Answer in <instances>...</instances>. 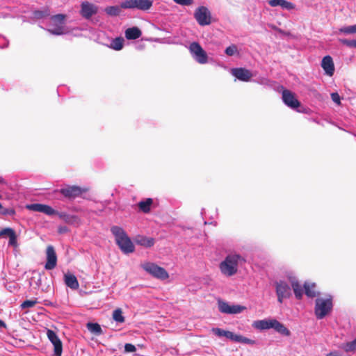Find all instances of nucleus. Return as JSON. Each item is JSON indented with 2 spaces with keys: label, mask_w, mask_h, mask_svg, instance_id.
Listing matches in <instances>:
<instances>
[{
  "label": "nucleus",
  "mask_w": 356,
  "mask_h": 356,
  "mask_svg": "<svg viewBox=\"0 0 356 356\" xmlns=\"http://www.w3.org/2000/svg\"><path fill=\"white\" fill-rule=\"evenodd\" d=\"M55 215H57L60 219L63 220L66 223L74 224L79 220L76 216L70 215L65 212H58L56 211Z\"/></svg>",
  "instance_id": "b1692460"
},
{
  "label": "nucleus",
  "mask_w": 356,
  "mask_h": 356,
  "mask_svg": "<svg viewBox=\"0 0 356 356\" xmlns=\"http://www.w3.org/2000/svg\"><path fill=\"white\" fill-rule=\"evenodd\" d=\"M204 209H202V212H201V214H202V215L204 213Z\"/></svg>",
  "instance_id": "13d9d810"
},
{
  "label": "nucleus",
  "mask_w": 356,
  "mask_h": 356,
  "mask_svg": "<svg viewBox=\"0 0 356 356\" xmlns=\"http://www.w3.org/2000/svg\"><path fill=\"white\" fill-rule=\"evenodd\" d=\"M269 5L272 7L280 6L287 10H293L296 7L293 3L286 0H270L269 1Z\"/></svg>",
  "instance_id": "a211bd4d"
},
{
  "label": "nucleus",
  "mask_w": 356,
  "mask_h": 356,
  "mask_svg": "<svg viewBox=\"0 0 356 356\" xmlns=\"http://www.w3.org/2000/svg\"><path fill=\"white\" fill-rule=\"evenodd\" d=\"M339 41L348 47L356 48V40L340 39Z\"/></svg>",
  "instance_id": "ea45409f"
},
{
  "label": "nucleus",
  "mask_w": 356,
  "mask_h": 356,
  "mask_svg": "<svg viewBox=\"0 0 356 356\" xmlns=\"http://www.w3.org/2000/svg\"><path fill=\"white\" fill-rule=\"evenodd\" d=\"M291 288L293 290L295 297L297 300H300L303 296V289L299 282L294 279L291 280Z\"/></svg>",
  "instance_id": "5701e85b"
},
{
  "label": "nucleus",
  "mask_w": 356,
  "mask_h": 356,
  "mask_svg": "<svg viewBox=\"0 0 356 356\" xmlns=\"http://www.w3.org/2000/svg\"><path fill=\"white\" fill-rule=\"evenodd\" d=\"M64 230H66V228H64V229H60V232H63V231H64Z\"/></svg>",
  "instance_id": "5fc2aeb1"
},
{
  "label": "nucleus",
  "mask_w": 356,
  "mask_h": 356,
  "mask_svg": "<svg viewBox=\"0 0 356 356\" xmlns=\"http://www.w3.org/2000/svg\"><path fill=\"white\" fill-rule=\"evenodd\" d=\"M331 98L332 100L337 105H339L341 104V97L337 92L331 93Z\"/></svg>",
  "instance_id": "49530a36"
},
{
  "label": "nucleus",
  "mask_w": 356,
  "mask_h": 356,
  "mask_svg": "<svg viewBox=\"0 0 356 356\" xmlns=\"http://www.w3.org/2000/svg\"><path fill=\"white\" fill-rule=\"evenodd\" d=\"M213 334L218 337H225L227 339L233 341L234 333L230 331L224 330L218 327H213L211 330Z\"/></svg>",
  "instance_id": "393cba45"
},
{
  "label": "nucleus",
  "mask_w": 356,
  "mask_h": 356,
  "mask_svg": "<svg viewBox=\"0 0 356 356\" xmlns=\"http://www.w3.org/2000/svg\"><path fill=\"white\" fill-rule=\"evenodd\" d=\"M136 350V348L134 345L131 343H126L124 345V351L127 353H133Z\"/></svg>",
  "instance_id": "09e8293b"
},
{
  "label": "nucleus",
  "mask_w": 356,
  "mask_h": 356,
  "mask_svg": "<svg viewBox=\"0 0 356 356\" xmlns=\"http://www.w3.org/2000/svg\"><path fill=\"white\" fill-rule=\"evenodd\" d=\"M321 67L325 71V73L331 76L334 72V65L332 58L327 55L323 58L321 61Z\"/></svg>",
  "instance_id": "dca6fc26"
},
{
  "label": "nucleus",
  "mask_w": 356,
  "mask_h": 356,
  "mask_svg": "<svg viewBox=\"0 0 356 356\" xmlns=\"http://www.w3.org/2000/svg\"><path fill=\"white\" fill-rule=\"evenodd\" d=\"M189 51L193 58L200 64H206L208 63V56L201 45L197 42H193L188 47Z\"/></svg>",
  "instance_id": "6e6552de"
},
{
  "label": "nucleus",
  "mask_w": 356,
  "mask_h": 356,
  "mask_svg": "<svg viewBox=\"0 0 356 356\" xmlns=\"http://www.w3.org/2000/svg\"><path fill=\"white\" fill-rule=\"evenodd\" d=\"M113 318L117 323H122L124 322L125 318L122 314V311L121 309L118 308L113 311Z\"/></svg>",
  "instance_id": "72a5a7b5"
},
{
  "label": "nucleus",
  "mask_w": 356,
  "mask_h": 356,
  "mask_svg": "<svg viewBox=\"0 0 356 356\" xmlns=\"http://www.w3.org/2000/svg\"><path fill=\"white\" fill-rule=\"evenodd\" d=\"M333 303L331 296L327 298H318L315 300L314 313L317 319H323L332 309Z\"/></svg>",
  "instance_id": "7ed1b4c3"
},
{
  "label": "nucleus",
  "mask_w": 356,
  "mask_h": 356,
  "mask_svg": "<svg viewBox=\"0 0 356 356\" xmlns=\"http://www.w3.org/2000/svg\"><path fill=\"white\" fill-rule=\"evenodd\" d=\"M47 335L49 340L54 345V356H61L63 351V345L60 339L58 338L56 333L48 329L47 331Z\"/></svg>",
  "instance_id": "9d476101"
},
{
  "label": "nucleus",
  "mask_w": 356,
  "mask_h": 356,
  "mask_svg": "<svg viewBox=\"0 0 356 356\" xmlns=\"http://www.w3.org/2000/svg\"><path fill=\"white\" fill-rule=\"evenodd\" d=\"M230 307H231V305H229L228 302L222 301V300L218 301V309L221 313L229 314V311H230L229 310Z\"/></svg>",
  "instance_id": "4c0bfd02"
},
{
  "label": "nucleus",
  "mask_w": 356,
  "mask_h": 356,
  "mask_svg": "<svg viewBox=\"0 0 356 356\" xmlns=\"http://www.w3.org/2000/svg\"><path fill=\"white\" fill-rule=\"evenodd\" d=\"M64 230H66V228H64V229H60V232H63V231H64Z\"/></svg>",
  "instance_id": "864d4df0"
},
{
  "label": "nucleus",
  "mask_w": 356,
  "mask_h": 356,
  "mask_svg": "<svg viewBox=\"0 0 356 356\" xmlns=\"http://www.w3.org/2000/svg\"><path fill=\"white\" fill-rule=\"evenodd\" d=\"M111 232L115 237L116 244L123 253L129 254L134 252V245L122 227L113 225L111 227Z\"/></svg>",
  "instance_id": "f257e3e1"
},
{
  "label": "nucleus",
  "mask_w": 356,
  "mask_h": 356,
  "mask_svg": "<svg viewBox=\"0 0 356 356\" xmlns=\"http://www.w3.org/2000/svg\"><path fill=\"white\" fill-rule=\"evenodd\" d=\"M326 356H342V355L337 351H333L327 354Z\"/></svg>",
  "instance_id": "3c124183"
},
{
  "label": "nucleus",
  "mask_w": 356,
  "mask_h": 356,
  "mask_svg": "<svg viewBox=\"0 0 356 356\" xmlns=\"http://www.w3.org/2000/svg\"><path fill=\"white\" fill-rule=\"evenodd\" d=\"M64 281L67 286L71 289L76 290L79 288V284L75 275L66 273L64 275Z\"/></svg>",
  "instance_id": "6ab92c4d"
},
{
  "label": "nucleus",
  "mask_w": 356,
  "mask_h": 356,
  "mask_svg": "<svg viewBox=\"0 0 356 356\" xmlns=\"http://www.w3.org/2000/svg\"><path fill=\"white\" fill-rule=\"evenodd\" d=\"M98 12V7L88 1H83L81 4V15L86 19H90L92 15Z\"/></svg>",
  "instance_id": "9b49d317"
},
{
  "label": "nucleus",
  "mask_w": 356,
  "mask_h": 356,
  "mask_svg": "<svg viewBox=\"0 0 356 356\" xmlns=\"http://www.w3.org/2000/svg\"><path fill=\"white\" fill-rule=\"evenodd\" d=\"M275 319H264L256 321L253 323V326L259 330H268L273 328Z\"/></svg>",
  "instance_id": "aec40b11"
},
{
  "label": "nucleus",
  "mask_w": 356,
  "mask_h": 356,
  "mask_svg": "<svg viewBox=\"0 0 356 356\" xmlns=\"http://www.w3.org/2000/svg\"><path fill=\"white\" fill-rule=\"evenodd\" d=\"M339 33L345 35L356 33V24L351 26H343L339 29Z\"/></svg>",
  "instance_id": "f704fd0d"
},
{
  "label": "nucleus",
  "mask_w": 356,
  "mask_h": 356,
  "mask_svg": "<svg viewBox=\"0 0 356 356\" xmlns=\"http://www.w3.org/2000/svg\"><path fill=\"white\" fill-rule=\"evenodd\" d=\"M153 203L152 198H147L144 201H140L138 203V207L143 213H147L150 211L151 205Z\"/></svg>",
  "instance_id": "cd10ccee"
},
{
  "label": "nucleus",
  "mask_w": 356,
  "mask_h": 356,
  "mask_svg": "<svg viewBox=\"0 0 356 356\" xmlns=\"http://www.w3.org/2000/svg\"><path fill=\"white\" fill-rule=\"evenodd\" d=\"M124 40L122 38H116L113 39L111 43V47L112 49L119 51L121 50L123 47Z\"/></svg>",
  "instance_id": "c9c22d12"
},
{
  "label": "nucleus",
  "mask_w": 356,
  "mask_h": 356,
  "mask_svg": "<svg viewBox=\"0 0 356 356\" xmlns=\"http://www.w3.org/2000/svg\"><path fill=\"white\" fill-rule=\"evenodd\" d=\"M60 193L66 197L74 198L82 193V190L79 186H67L60 189Z\"/></svg>",
  "instance_id": "f3484780"
},
{
  "label": "nucleus",
  "mask_w": 356,
  "mask_h": 356,
  "mask_svg": "<svg viewBox=\"0 0 356 356\" xmlns=\"http://www.w3.org/2000/svg\"><path fill=\"white\" fill-rule=\"evenodd\" d=\"M316 287V284L314 283L312 284H309L307 283H305L304 284V289H305V293L306 296L309 298H314L317 295L319 294V293L316 292L314 289Z\"/></svg>",
  "instance_id": "c85d7f7f"
},
{
  "label": "nucleus",
  "mask_w": 356,
  "mask_h": 356,
  "mask_svg": "<svg viewBox=\"0 0 356 356\" xmlns=\"http://www.w3.org/2000/svg\"><path fill=\"white\" fill-rule=\"evenodd\" d=\"M50 10L48 8L42 10H35L33 12V17L35 19H45L50 16Z\"/></svg>",
  "instance_id": "bb28decb"
},
{
  "label": "nucleus",
  "mask_w": 356,
  "mask_h": 356,
  "mask_svg": "<svg viewBox=\"0 0 356 356\" xmlns=\"http://www.w3.org/2000/svg\"><path fill=\"white\" fill-rule=\"evenodd\" d=\"M0 213L4 216H13L15 213V211L11 208H3L2 204L0 203Z\"/></svg>",
  "instance_id": "a19ab883"
},
{
  "label": "nucleus",
  "mask_w": 356,
  "mask_h": 356,
  "mask_svg": "<svg viewBox=\"0 0 356 356\" xmlns=\"http://www.w3.org/2000/svg\"><path fill=\"white\" fill-rule=\"evenodd\" d=\"M194 17L200 26H207L211 23V13L207 7L203 6L196 8Z\"/></svg>",
  "instance_id": "1a4fd4ad"
},
{
  "label": "nucleus",
  "mask_w": 356,
  "mask_h": 356,
  "mask_svg": "<svg viewBox=\"0 0 356 356\" xmlns=\"http://www.w3.org/2000/svg\"><path fill=\"white\" fill-rule=\"evenodd\" d=\"M6 327V325L5 323V322L3 321H2L1 319H0V328H5Z\"/></svg>",
  "instance_id": "603ef678"
},
{
  "label": "nucleus",
  "mask_w": 356,
  "mask_h": 356,
  "mask_svg": "<svg viewBox=\"0 0 356 356\" xmlns=\"http://www.w3.org/2000/svg\"><path fill=\"white\" fill-rule=\"evenodd\" d=\"M66 15L63 14H57L50 17L52 26L47 29L50 33L56 35L67 34L69 31L65 26V20Z\"/></svg>",
  "instance_id": "20e7f679"
},
{
  "label": "nucleus",
  "mask_w": 356,
  "mask_h": 356,
  "mask_svg": "<svg viewBox=\"0 0 356 356\" xmlns=\"http://www.w3.org/2000/svg\"><path fill=\"white\" fill-rule=\"evenodd\" d=\"M136 243L138 245L150 248L154 244V239L153 238H149L146 236H139L136 239Z\"/></svg>",
  "instance_id": "a878e982"
},
{
  "label": "nucleus",
  "mask_w": 356,
  "mask_h": 356,
  "mask_svg": "<svg viewBox=\"0 0 356 356\" xmlns=\"http://www.w3.org/2000/svg\"><path fill=\"white\" fill-rule=\"evenodd\" d=\"M64 230H66V228H64V229H60V232H63V231H64Z\"/></svg>",
  "instance_id": "6e6d98bb"
},
{
  "label": "nucleus",
  "mask_w": 356,
  "mask_h": 356,
  "mask_svg": "<svg viewBox=\"0 0 356 356\" xmlns=\"http://www.w3.org/2000/svg\"><path fill=\"white\" fill-rule=\"evenodd\" d=\"M15 231L12 228L6 227L0 231V237L7 235L8 237L11 236V234L13 233Z\"/></svg>",
  "instance_id": "a18cd8bd"
},
{
  "label": "nucleus",
  "mask_w": 356,
  "mask_h": 356,
  "mask_svg": "<svg viewBox=\"0 0 356 356\" xmlns=\"http://www.w3.org/2000/svg\"><path fill=\"white\" fill-rule=\"evenodd\" d=\"M8 245L13 247L17 245V235L15 232L9 236Z\"/></svg>",
  "instance_id": "c03bdc74"
},
{
  "label": "nucleus",
  "mask_w": 356,
  "mask_h": 356,
  "mask_svg": "<svg viewBox=\"0 0 356 356\" xmlns=\"http://www.w3.org/2000/svg\"><path fill=\"white\" fill-rule=\"evenodd\" d=\"M273 286L279 303H282L284 300L289 299L291 296V287L286 281L277 280L274 282Z\"/></svg>",
  "instance_id": "39448f33"
},
{
  "label": "nucleus",
  "mask_w": 356,
  "mask_h": 356,
  "mask_svg": "<svg viewBox=\"0 0 356 356\" xmlns=\"http://www.w3.org/2000/svg\"><path fill=\"white\" fill-rule=\"evenodd\" d=\"M245 309V307L238 305H232L229 308V314H240Z\"/></svg>",
  "instance_id": "58836bf2"
},
{
  "label": "nucleus",
  "mask_w": 356,
  "mask_h": 356,
  "mask_svg": "<svg viewBox=\"0 0 356 356\" xmlns=\"http://www.w3.org/2000/svg\"><path fill=\"white\" fill-rule=\"evenodd\" d=\"M253 81L268 88H273L274 83L273 81L264 76H259Z\"/></svg>",
  "instance_id": "2f4dec72"
},
{
  "label": "nucleus",
  "mask_w": 356,
  "mask_h": 356,
  "mask_svg": "<svg viewBox=\"0 0 356 356\" xmlns=\"http://www.w3.org/2000/svg\"><path fill=\"white\" fill-rule=\"evenodd\" d=\"M8 46V40L3 36H0V48H6Z\"/></svg>",
  "instance_id": "8fccbe9b"
},
{
  "label": "nucleus",
  "mask_w": 356,
  "mask_h": 356,
  "mask_svg": "<svg viewBox=\"0 0 356 356\" xmlns=\"http://www.w3.org/2000/svg\"><path fill=\"white\" fill-rule=\"evenodd\" d=\"M176 3L181 6H190L193 3V0H173Z\"/></svg>",
  "instance_id": "de8ad7c7"
},
{
  "label": "nucleus",
  "mask_w": 356,
  "mask_h": 356,
  "mask_svg": "<svg viewBox=\"0 0 356 356\" xmlns=\"http://www.w3.org/2000/svg\"><path fill=\"white\" fill-rule=\"evenodd\" d=\"M341 348L346 353L355 352L356 350V338L352 341L341 344Z\"/></svg>",
  "instance_id": "473e14b6"
},
{
  "label": "nucleus",
  "mask_w": 356,
  "mask_h": 356,
  "mask_svg": "<svg viewBox=\"0 0 356 356\" xmlns=\"http://www.w3.org/2000/svg\"><path fill=\"white\" fill-rule=\"evenodd\" d=\"M141 266L147 273L157 279L165 280L169 277V275L165 268L154 263L146 262L143 264Z\"/></svg>",
  "instance_id": "0eeeda50"
},
{
  "label": "nucleus",
  "mask_w": 356,
  "mask_h": 356,
  "mask_svg": "<svg viewBox=\"0 0 356 356\" xmlns=\"http://www.w3.org/2000/svg\"><path fill=\"white\" fill-rule=\"evenodd\" d=\"M283 102L291 108L295 109L300 106V102L296 98L294 93L289 90L282 92Z\"/></svg>",
  "instance_id": "4468645a"
},
{
  "label": "nucleus",
  "mask_w": 356,
  "mask_h": 356,
  "mask_svg": "<svg viewBox=\"0 0 356 356\" xmlns=\"http://www.w3.org/2000/svg\"><path fill=\"white\" fill-rule=\"evenodd\" d=\"M87 328L95 335H100L103 333L101 326L97 323H88Z\"/></svg>",
  "instance_id": "c756f323"
},
{
  "label": "nucleus",
  "mask_w": 356,
  "mask_h": 356,
  "mask_svg": "<svg viewBox=\"0 0 356 356\" xmlns=\"http://www.w3.org/2000/svg\"><path fill=\"white\" fill-rule=\"evenodd\" d=\"M236 51H237V47L234 44L227 47L225 51V54L229 56H233Z\"/></svg>",
  "instance_id": "37998d69"
},
{
  "label": "nucleus",
  "mask_w": 356,
  "mask_h": 356,
  "mask_svg": "<svg viewBox=\"0 0 356 356\" xmlns=\"http://www.w3.org/2000/svg\"><path fill=\"white\" fill-rule=\"evenodd\" d=\"M231 72L233 76L242 81H249L252 76L250 70L243 67L233 68Z\"/></svg>",
  "instance_id": "2eb2a0df"
},
{
  "label": "nucleus",
  "mask_w": 356,
  "mask_h": 356,
  "mask_svg": "<svg viewBox=\"0 0 356 356\" xmlns=\"http://www.w3.org/2000/svg\"><path fill=\"white\" fill-rule=\"evenodd\" d=\"M153 5L152 0H124L120 3L122 9H137L147 11Z\"/></svg>",
  "instance_id": "423d86ee"
},
{
  "label": "nucleus",
  "mask_w": 356,
  "mask_h": 356,
  "mask_svg": "<svg viewBox=\"0 0 356 356\" xmlns=\"http://www.w3.org/2000/svg\"><path fill=\"white\" fill-rule=\"evenodd\" d=\"M47 261L44 266L46 270L54 269L57 264V255L54 248L52 245H48L46 250Z\"/></svg>",
  "instance_id": "ddd939ff"
},
{
  "label": "nucleus",
  "mask_w": 356,
  "mask_h": 356,
  "mask_svg": "<svg viewBox=\"0 0 356 356\" xmlns=\"http://www.w3.org/2000/svg\"><path fill=\"white\" fill-rule=\"evenodd\" d=\"M37 303L36 300H27L24 301L22 305V309H26L33 307Z\"/></svg>",
  "instance_id": "79ce46f5"
},
{
  "label": "nucleus",
  "mask_w": 356,
  "mask_h": 356,
  "mask_svg": "<svg viewBox=\"0 0 356 356\" xmlns=\"http://www.w3.org/2000/svg\"><path fill=\"white\" fill-rule=\"evenodd\" d=\"M3 178H1L0 179V183L3 182Z\"/></svg>",
  "instance_id": "4d7b16f0"
},
{
  "label": "nucleus",
  "mask_w": 356,
  "mask_h": 356,
  "mask_svg": "<svg viewBox=\"0 0 356 356\" xmlns=\"http://www.w3.org/2000/svg\"><path fill=\"white\" fill-rule=\"evenodd\" d=\"M121 7L118 6H107L105 8V12L108 15L115 17L120 15L121 12Z\"/></svg>",
  "instance_id": "7c9ffc66"
},
{
  "label": "nucleus",
  "mask_w": 356,
  "mask_h": 356,
  "mask_svg": "<svg viewBox=\"0 0 356 356\" xmlns=\"http://www.w3.org/2000/svg\"><path fill=\"white\" fill-rule=\"evenodd\" d=\"M232 341L243 343L245 344H253L254 343V341L250 339L236 334H234V339Z\"/></svg>",
  "instance_id": "e433bc0d"
},
{
  "label": "nucleus",
  "mask_w": 356,
  "mask_h": 356,
  "mask_svg": "<svg viewBox=\"0 0 356 356\" xmlns=\"http://www.w3.org/2000/svg\"><path fill=\"white\" fill-rule=\"evenodd\" d=\"M273 329L282 336L289 337L291 335L290 330L283 323L276 319L274 321Z\"/></svg>",
  "instance_id": "412c9836"
},
{
  "label": "nucleus",
  "mask_w": 356,
  "mask_h": 356,
  "mask_svg": "<svg viewBox=\"0 0 356 356\" xmlns=\"http://www.w3.org/2000/svg\"><path fill=\"white\" fill-rule=\"evenodd\" d=\"M26 208L30 211L43 213L47 216H54L56 213V211L51 207L40 203L27 204Z\"/></svg>",
  "instance_id": "f8f14e48"
},
{
  "label": "nucleus",
  "mask_w": 356,
  "mask_h": 356,
  "mask_svg": "<svg viewBox=\"0 0 356 356\" xmlns=\"http://www.w3.org/2000/svg\"><path fill=\"white\" fill-rule=\"evenodd\" d=\"M243 261L244 259L239 254H228L220 264V270L224 275L231 277L237 273L238 264Z\"/></svg>",
  "instance_id": "f03ea898"
},
{
  "label": "nucleus",
  "mask_w": 356,
  "mask_h": 356,
  "mask_svg": "<svg viewBox=\"0 0 356 356\" xmlns=\"http://www.w3.org/2000/svg\"><path fill=\"white\" fill-rule=\"evenodd\" d=\"M141 35V31L136 26L129 28L125 31V37L128 40L138 39Z\"/></svg>",
  "instance_id": "4be33fe9"
}]
</instances>
